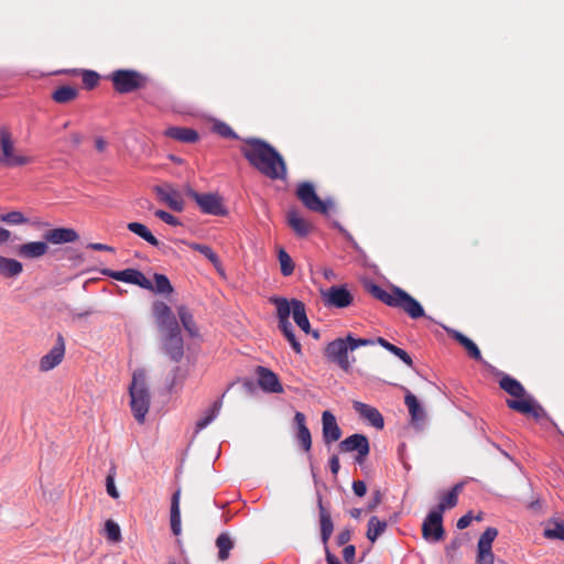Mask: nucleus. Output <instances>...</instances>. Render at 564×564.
<instances>
[{"instance_id": "9", "label": "nucleus", "mask_w": 564, "mask_h": 564, "mask_svg": "<svg viewBox=\"0 0 564 564\" xmlns=\"http://www.w3.org/2000/svg\"><path fill=\"white\" fill-rule=\"evenodd\" d=\"M296 196L303 205L312 212L327 215L332 207V202L322 200L316 194L313 184L308 182L301 183L297 186Z\"/></svg>"}, {"instance_id": "38", "label": "nucleus", "mask_w": 564, "mask_h": 564, "mask_svg": "<svg viewBox=\"0 0 564 564\" xmlns=\"http://www.w3.org/2000/svg\"><path fill=\"white\" fill-rule=\"evenodd\" d=\"M445 530L442 525V533L438 535L437 525L434 522L429 521V514L422 523V535L426 541L437 542L444 538Z\"/></svg>"}, {"instance_id": "28", "label": "nucleus", "mask_w": 564, "mask_h": 564, "mask_svg": "<svg viewBox=\"0 0 564 564\" xmlns=\"http://www.w3.org/2000/svg\"><path fill=\"white\" fill-rule=\"evenodd\" d=\"M180 498H181V490L177 489L172 495V498H171V511H170L171 530H172L174 535H180L181 531H182Z\"/></svg>"}, {"instance_id": "60", "label": "nucleus", "mask_w": 564, "mask_h": 564, "mask_svg": "<svg viewBox=\"0 0 564 564\" xmlns=\"http://www.w3.org/2000/svg\"><path fill=\"white\" fill-rule=\"evenodd\" d=\"M12 240V232L3 227H0V246L8 243Z\"/></svg>"}, {"instance_id": "40", "label": "nucleus", "mask_w": 564, "mask_h": 564, "mask_svg": "<svg viewBox=\"0 0 564 564\" xmlns=\"http://www.w3.org/2000/svg\"><path fill=\"white\" fill-rule=\"evenodd\" d=\"M151 291L161 294H170L173 292V286L166 275L154 273V284Z\"/></svg>"}, {"instance_id": "41", "label": "nucleus", "mask_w": 564, "mask_h": 564, "mask_svg": "<svg viewBox=\"0 0 564 564\" xmlns=\"http://www.w3.org/2000/svg\"><path fill=\"white\" fill-rule=\"evenodd\" d=\"M0 221L11 226H19L30 223V220L23 215V213L19 210H12L7 214L0 215Z\"/></svg>"}, {"instance_id": "64", "label": "nucleus", "mask_w": 564, "mask_h": 564, "mask_svg": "<svg viewBox=\"0 0 564 564\" xmlns=\"http://www.w3.org/2000/svg\"><path fill=\"white\" fill-rule=\"evenodd\" d=\"M462 545L460 541L458 539H454L449 542V544L446 546V551H456Z\"/></svg>"}, {"instance_id": "24", "label": "nucleus", "mask_w": 564, "mask_h": 564, "mask_svg": "<svg viewBox=\"0 0 564 564\" xmlns=\"http://www.w3.org/2000/svg\"><path fill=\"white\" fill-rule=\"evenodd\" d=\"M234 386L230 383L227 390L221 394L219 399H217L204 413V415L196 422V433L207 427L219 414V411L223 406V399L226 392Z\"/></svg>"}, {"instance_id": "22", "label": "nucleus", "mask_w": 564, "mask_h": 564, "mask_svg": "<svg viewBox=\"0 0 564 564\" xmlns=\"http://www.w3.org/2000/svg\"><path fill=\"white\" fill-rule=\"evenodd\" d=\"M317 497V507L319 510V527H321V539L324 545L328 544V540L334 531V523L330 517V513L326 510L323 505L322 494L319 491L316 492Z\"/></svg>"}, {"instance_id": "45", "label": "nucleus", "mask_w": 564, "mask_h": 564, "mask_svg": "<svg viewBox=\"0 0 564 564\" xmlns=\"http://www.w3.org/2000/svg\"><path fill=\"white\" fill-rule=\"evenodd\" d=\"M213 131L226 139H239V135L234 131V129L224 121H216L213 124Z\"/></svg>"}, {"instance_id": "58", "label": "nucleus", "mask_w": 564, "mask_h": 564, "mask_svg": "<svg viewBox=\"0 0 564 564\" xmlns=\"http://www.w3.org/2000/svg\"><path fill=\"white\" fill-rule=\"evenodd\" d=\"M351 539V531L349 529H344L341 532L337 535V544L338 545H345L349 540Z\"/></svg>"}, {"instance_id": "59", "label": "nucleus", "mask_w": 564, "mask_h": 564, "mask_svg": "<svg viewBox=\"0 0 564 564\" xmlns=\"http://www.w3.org/2000/svg\"><path fill=\"white\" fill-rule=\"evenodd\" d=\"M324 547H325V558H326L327 564H341L339 558L329 551L328 544L324 545Z\"/></svg>"}, {"instance_id": "4", "label": "nucleus", "mask_w": 564, "mask_h": 564, "mask_svg": "<svg viewBox=\"0 0 564 564\" xmlns=\"http://www.w3.org/2000/svg\"><path fill=\"white\" fill-rule=\"evenodd\" d=\"M128 390L133 417L138 423L143 424L151 404V393L144 369L138 368L133 371Z\"/></svg>"}, {"instance_id": "11", "label": "nucleus", "mask_w": 564, "mask_h": 564, "mask_svg": "<svg viewBox=\"0 0 564 564\" xmlns=\"http://www.w3.org/2000/svg\"><path fill=\"white\" fill-rule=\"evenodd\" d=\"M186 194L196 202L200 210L205 214L224 216L227 213L223 205L221 197L217 194H199L191 187L186 188Z\"/></svg>"}, {"instance_id": "61", "label": "nucleus", "mask_w": 564, "mask_h": 564, "mask_svg": "<svg viewBox=\"0 0 564 564\" xmlns=\"http://www.w3.org/2000/svg\"><path fill=\"white\" fill-rule=\"evenodd\" d=\"M95 148L98 152L102 153L107 150L108 142L104 138L98 137L95 139Z\"/></svg>"}, {"instance_id": "12", "label": "nucleus", "mask_w": 564, "mask_h": 564, "mask_svg": "<svg viewBox=\"0 0 564 564\" xmlns=\"http://www.w3.org/2000/svg\"><path fill=\"white\" fill-rule=\"evenodd\" d=\"M463 484H456L441 500V502L429 512V521L437 525L438 535L442 533L443 513L446 509L454 508L458 502V494Z\"/></svg>"}, {"instance_id": "14", "label": "nucleus", "mask_w": 564, "mask_h": 564, "mask_svg": "<svg viewBox=\"0 0 564 564\" xmlns=\"http://www.w3.org/2000/svg\"><path fill=\"white\" fill-rule=\"evenodd\" d=\"M158 199L164 203L169 208L176 213H181L185 208V203L180 191L170 184L156 185L153 187Z\"/></svg>"}, {"instance_id": "52", "label": "nucleus", "mask_w": 564, "mask_h": 564, "mask_svg": "<svg viewBox=\"0 0 564 564\" xmlns=\"http://www.w3.org/2000/svg\"><path fill=\"white\" fill-rule=\"evenodd\" d=\"M106 490L111 498L117 499L119 497V492L115 485V471L109 473L106 478Z\"/></svg>"}, {"instance_id": "29", "label": "nucleus", "mask_w": 564, "mask_h": 564, "mask_svg": "<svg viewBox=\"0 0 564 564\" xmlns=\"http://www.w3.org/2000/svg\"><path fill=\"white\" fill-rule=\"evenodd\" d=\"M388 527V522L386 520H380L378 517L372 516L368 521V529L366 536L371 542L375 543L378 538L383 534Z\"/></svg>"}, {"instance_id": "42", "label": "nucleus", "mask_w": 564, "mask_h": 564, "mask_svg": "<svg viewBox=\"0 0 564 564\" xmlns=\"http://www.w3.org/2000/svg\"><path fill=\"white\" fill-rule=\"evenodd\" d=\"M177 313H178L180 319H181L184 328L191 335H195L197 329H196V325H195L193 315L189 313V311L185 306H180L177 308Z\"/></svg>"}, {"instance_id": "48", "label": "nucleus", "mask_w": 564, "mask_h": 564, "mask_svg": "<svg viewBox=\"0 0 564 564\" xmlns=\"http://www.w3.org/2000/svg\"><path fill=\"white\" fill-rule=\"evenodd\" d=\"M99 75L94 70H84L83 72V84L87 89L95 88L99 83Z\"/></svg>"}, {"instance_id": "55", "label": "nucleus", "mask_w": 564, "mask_h": 564, "mask_svg": "<svg viewBox=\"0 0 564 564\" xmlns=\"http://www.w3.org/2000/svg\"><path fill=\"white\" fill-rule=\"evenodd\" d=\"M328 466H329V470L330 473L336 476L340 469V463H339V457L338 455L334 454L329 457V460H328Z\"/></svg>"}, {"instance_id": "20", "label": "nucleus", "mask_w": 564, "mask_h": 564, "mask_svg": "<svg viewBox=\"0 0 564 564\" xmlns=\"http://www.w3.org/2000/svg\"><path fill=\"white\" fill-rule=\"evenodd\" d=\"M323 299L326 305L338 308L347 307L352 302L351 293L345 286H330L323 292Z\"/></svg>"}, {"instance_id": "7", "label": "nucleus", "mask_w": 564, "mask_h": 564, "mask_svg": "<svg viewBox=\"0 0 564 564\" xmlns=\"http://www.w3.org/2000/svg\"><path fill=\"white\" fill-rule=\"evenodd\" d=\"M294 300L289 301L285 297H271L270 302L276 307V316L279 318V328L290 341L292 348L296 351H301V344L295 338L293 326L289 321L290 315L294 316Z\"/></svg>"}, {"instance_id": "63", "label": "nucleus", "mask_w": 564, "mask_h": 564, "mask_svg": "<svg viewBox=\"0 0 564 564\" xmlns=\"http://www.w3.org/2000/svg\"><path fill=\"white\" fill-rule=\"evenodd\" d=\"M242 387L246 391L248 392H253L254 391V382L252 379H245L243 382H242Z\"/></svg>"}, {"instance_id": "47", "label": "nucleus", "mask_w": 564, "mask_h": 564, "mask_svg": "<svg viewBox=\"0 0 564 564\" xmlns=\"http://www.w3.org/2000/svg\"><path fill=\"white\" fill-rule=\"evenodd\" d=\"M64 355H44L40 361V370L48 371L58 366L63 360Z\"/></svg>"}, {"instance_id": "3", "label": "nucleus", "mask_w": 564, "mask_h": 564, "mask_svg": "<svg viewBox=\"0 0 564 564\" xmlns=\"http://www.w3.org/2000/svg\"><path fill=\"white\" fill-rule=\"evenodd\" d=\"M366 288L375 299L381 301L388 306L402 310L413 319L424 316L422 305L400 288L394 286L391 291H386L375 283H370Z\"/></svg>"}, {"instance_id": "18", "label": "nucleus", "mask_w": 564, "mask_h": 564, "mask_svg": "<svg viewBox=\"0 0 564 564\" xmlns=\"http://www.w3.org/2000/svg\"><path fill=\"white\" fill-rule=\"evenodd\" d=\"M256 373L258 376V386L261 388L263 392L267 393H282L283 386L278 377L269 368L263 366H258L256 368Z\"/></svg>"}, {"instance_id": "36", "label": "nucleus", "mask_w": 564, "mask_h": 564, "mask_svg": "<svg viewBox=\"0 0 564 564\" xmlns=\"http://www.w3.org/2000/svg\"><path fill=\"white\" fill-rule=\"evenodd\" d=\"M78 89L73 86H61L52 94V99L57 104H68L76 99Z\"/></svg>"}, {"instance_id": "37", "label": "nucleus", "mask_w": 564, "mask_h": 564, "mask_svg": "<svg viewBox=\"0 0 564 564\" xmlns=\"http://www.w3.org/2000/svg\"><path fill=\"white\" fill-rule=\"evenodd\" d=\"M444 328L449 337L456 340L467 352H480L477 345L470 338L456 329L449 327Z\"/></svg>"}, {"instance_id": "50", "label": "nucleus", "mask_w": 564, "mask_h": 564, "mask_svg": "<svg viewBox=\"0 0 564 564\" xmlns=\"http://www.w3.org/2000/svg\"><path fill=\"white\" fill-rule=\"evenodd\" d=\"M154 215L161 219L162 221H164L165 224L167 225H171V226H178L181 225L180 220L173 216L172 214L165 212V210H162V209H158Z\"/></svg>"}, {"instance_id": "51", "label": "nucleus", "mask_w": 564, "mask_h": 564, "mask_svg": "<svg viewBox=\"0 0 564 564\" xmlns=\"http://www.w3.org/2000/svg\"><path fill=\"white\" fill-rule=\"evenodd\" d=\"M381 502H382V494H381L380 489H376L371 494V498H370V500L367 503L366 510L369 511V512H372V511H375L378 508V506Z\"/></svg>"}, {"instance_id": "21", "label": "nucleus", "mask_w": 564, "mask_h": 564, "mask_svg": "<svg viewBox=\"0 0 564 564\" xmlns=\"http://www.w3.org/2000/svg\"><path fill=\"white\" fill-rule=\"evenodd\" d=\"M43 239L46 240L47 245H63L75 242L79 239L78 232L73 228L57 227L52 228L43 234Z\"/></svg>"}, {"instance_id": "2", "label": "nucleus", "mask_w": 564, "mask_h": 564, "mask_svg": "<svg viewBox=\"0 0 564 564\" xmlns=\"http://www.w3.org/2000/svg\"><path fill=\"white\" fill-rule=\"evenodd\" d=\"M500 388L514 399H507L506 404L509 409L521 414H528L535 420L547 419L558 433H562L557 424L551 420L543 406L527 392L520 381L509 375H503L499 380Z\"/></svg>"}, {"instance_id": "26", "label": "nucleus", "mask_w": 564, "mask_h": 564, "mask_svg": "<svg viewBox=\"0 0 564 564\" xmlns=\"http://www.w3.org/2000/svg\"><path fill=\"white\" fill-rule=\"evenodd\" d=\"M288 225L300 237L307 236L312 230V225L295 209L288 212Z\"/></svg>"}, {"instance_id": "43", "label": "nucleus", "mask_w": 564, "mask_h": 564, "mask_svg": "<svg viewBox=\"0 0 564 564\" xmlns=\"http://www.w3.org/2000/svg\"><path fill=\"white\" fill-rule=\"evenodd\" d=\"M278 258H279V262H280L281 273L284 276L291 275L294 271V262H293L292 258L289 256V253L283 248H281L279 250Z\"/></svg>"}, {"instance_id": "10", "label": "nucleus", "mask_w": 564, "mask_h": 564, "mask_svg": "<svg viewBox=\"0 0 564 564\" xmlns=\"http://www.w3.org/2000/svg\"><path fill=\"white\" fill-rule=\"evenodd\" d=\"M339 452L341 453H352L356 452L357 455L355 457V463L358 465H362L366 457L370 453V444L369 440L366 435L360 433H355L345 440H343L338 444Z\"/></svg>"}, {"instance_id": "33", "label": "nucleus", "mask_w": 564, "mask_h": 564, "mask_svg": "<svg viewBox=\"0 0 564 564\" xmlns=\"http://www.w3.org/2000/svg\"><path fill=\"white\" fill-rule=\"evenodd\" d=\"M127 228L131 232L135 234L137 236H139L140 238L145 240L151 246H153V247L160 246V241L153 236V234L149 230V228L145 225H143L141 223L132 221L127 225Z\"/></svg>"}, {"instance_id": "25", "label": "nucleus", "mask_w": 564, "mask_h": 564, "mask_svg": "<svg viewBox=\"0 0 564 564\" xmlns=\"http://www.w3.org/2000/svg\"><path fill=\"white\" fill-rule=\"evenodd\" d=\"M164 134L183 143H195L199 139L196 130L186 127H170L165 130Z\"/></svg>"}, {"instance_id": "32", "label": "nucleus", "mask_w": 564, "mask_h": 564, "mask_svg": "<svg viewBox=\"0 0 564 564\" xmlns=\"http://www.w3.org/2000/svg\"><path fill=\"white\" fill-rule=\"evenodd\" d=\"M404 402L408 406L412 422H419L424 420L425 412L414 394L408 392L405 394Z\"/></svg>"}, {"instance_id": "56", "label": "nucleus", "mask_w": 564, "mask_h": 564, "mask_svg": "<svg viewBox=\"0 0 564 564\" xmlns=\"http://www.w3.org/2000/svg\"><path fill=\"white\" fill-rule=\"evenodd\" d=\"M473 519L471 512L469 511L458 519L456 525L459 530L466 529L470 525Z\"/></svg>"}, {"instance_id": "8", "label": "nucleus", "mask_w": 564, "mask_h": 564, "mask_svg": "<svg viewBox=\"0 0 564 564\" xmlns=\"http://www.w3.org/2000/svg\"><path fill=\"white\" fill-rule=\"evenodd\" d=\"M113 88L119 94H129L145 87L147 76L134 69H117L109 76Z\"/></svg>"}, {"instance_id": "54", "label": "nucleus", "mask_w": 564, "mask_h": 564, "mask_svg": "<svg viewBox=\"0 0 564 564\" xmlns=\"http://www.w3.org/2000/svg\"><path fill=\"white\" fill-rule=\"evenodd\" d=\"M351 487L354 494L359 498L364 497L367 494V485L364 480H354Z\"/></svg>"}, {"instance_id": "6", "label": "nucleus", "mask_w": 564, "mask_h": 564, "mask_svg": "<svg viewBox=\"0 0 564 564\" xmlns=\"http://www.w3.org/2000/svg\"><path fill=\"white\" fill-rule=\"evenodd\" d=\"M0 164L7 167H18L32 163L30 155L15 151L14 141L9 128L0 127Z\"/></svg>"}, {"instance_id": "5", "label": "nucleus", "mask_w": 564, "mask_h": 564, "mask_svg": "<svg viewBox=\"0 0 564 564\" xmlns=\"http://www.w3.org/2000/svg\"><path fill=\"white\" fill-rule=\"evenodd\" d=\"M380 346L390 352H406L404 349L390 344L382 337H370V338H356L352 335H347L345 338H336L330 341L325 352H351L359 348L375 349Z\"/></svg>"}, {"instance_id": "27", "label": "nucleus", "mask_w": 564, "mask_h": 564, "mask_svg": "<svg viewBox=\"0 0 564 564\" xmlns=\"http://www.w3.org/2000/svg\"><path fill=\"white\" fill-rule=\"evenodd\" d=\"M23 272V264L13 258L0 254V276L4 279H14Z\"/></svg>"}, {"instance_id": "44", "label": "nucleus", "mask_w": 564, "mask_h": 564, "mask_svg": "<svg viewBox=\"0 0 564 564\" xmlns=\"http://www.w3.org/2000/svg\"><path fill=\"white\" fill-rule=\"evenodd\" d=\"M498 536V530L494 527H488L480 535L477 549H492V542Z\"/></svg>"}, {"instance_id": "53", "label": "nucleus", "mask_w": 564, "mask_h": 564, "mask_svg": "<svg viewBox=\"0 0 564 564\" xmlns=\"http://www.w3.org/2000/svg\"><path fill=\"white\" fill-rule=\"evenodd\" d=\"M356 547L352 544L346 545L343 550V557L347 564H355Z\"/></svg>"}, {"instance_id": "39", "label": "nucleus", "mask_w": 564, "mask_h": 564, "mask_svg": "<svg viewBox=\"0 0 564 564\" xmlns=\"http://www.w3.org/2000/svg\"><path fill=\"white\" fill-rule=\"evenodd\" d=\"M193 250L195 251H198L199 253H202L204 257H206L212 263L213 265L215 267V269L223 273V265H221V262L217 256V253L207 245H202V243H192L189 246Z\"/></svg>"}, {"instance_id": "34", "label": "nucleus", "mask_w": 564, "mask_h": 564, "mask_svg": "<svg viewBox=\"0 0 564 564\" xmlns=\"http://www.w3.org/2000/svg\"><path fill=\"white\" fill-rule=\"evenodd\" d=\"M356 361L354 355H325V362L329 366L334 365L344 370L350 372L352 364Z\"/></svg>"}, {"instance_id": "15", "label": "nucleus", "mask_w": 564, "mask_h": 564, "mask_svg": "<svg viewBox=\"0 0 564 564\" xmlns=\"http://www.w3.org/2000/svg\"><path fill=\"white\" fill-rule=\"evenodd\" d=\"M292 430L294 432V440L299 447L310 453L312 449V434L306 425V416L304 413L296 411L292 421Z\"/></svg>"}, {"instance_id": "49", "label": "nucleus", "mask_w": 564, "mask_h": 564, "mask_svg": "<svg viewBox=\"0 0 564 564\" xmlns=\"http://www.w3.org/2000/svg\"><path fill=\"white\" fill-rule=\"evenodd\" d=\"M495 554L492 549H477V564H494Z\"/></svg>"}, {"instance_id": "31", "label": "nucleus", "mask_w": 564, "mask_h": 564, "mask_svg": "<svg viewBox=\"0 0 564 564\" xmlns=\"http://www.w3.org/2000/svg\"><path fill=\"white\" fill-rule=\"evenodd\" d=\"M544 538L549 540L564 541V522L561 519L552 518L547 521V525L544 529Z\"/></svg>"}, {"instance_id": "62", "label": "nucleus", "mask_w": 564, "mask_h": 564, "mask_svg": "<svg viewBox=\"0 0 564 564\" xmlns=\"http://www.w3.org/2000/svg\"><path fill=\"white\" fill-rule=\"evenodd\" d=\"M65 351V344H64V339L62 337V335H58L57 336V343L56 345L52 348V350L50 352H64Z\"/></svg>"}, {"instance_id": "35", "label": "nucleus", "mask_w": 564, "mask_h": 564, "mask_svg": "<svg viewBox=\"0 0 564 564\" xmlns=\"http://www.w3.org/2000/svg\"><path fill=\"white\" fill-rule=\"evenodd\" d=\"M294 322L306 334L311 333V325L306 316L305 305L300 300H294Z\"/></svg>"}, {"instance_id": "1", "label": "nucleus", "mask_w": 564, "mask_h": 564, "mask_svg": "<svg viewBox=\"0 0 564 564\" xmlns=\"http://www.w3.org/2000/svg\"><path fill=\"white\" fill-rule=\"evenodd\" d=\"M240 153L248 163L270 180H284L288 174L286 163L279 151L260 138L242 139Z\"/></svg>"}, {"instance_id": "17", "label": "nucleus", "mask_w": 564, "mask_h": 564, "mask_svg": "<svg viewBox=\"0 0 564 564\" xmlns=\"http://www.w3.org/2000/svg\"><path fill=\"white\" fill-rule=\"evenodd\" d=\"M50 251V246L46 240L28 241L17 247L15 253L19 258L24 260H36L46 256Z\"/></svg>"}, {"instance_id": "23", "label": "nucleus", "mask_w": 564, "mask_h": 564, "mask_svg": "<svg viewBox=\"0 0 564 564\" xmlns=\"http://www.w3.org/2000/svg\"><path fill=\"white\" fill-rule=\"evenodd\" d=\"M352 408L359 415L366 419L373 427L381 430L384 426L382 414L373 406L360 401H355Z\"/></svg>"}, {"instance_id": "57", "label": "nucleus", "mask_w": 564, "mask_h": 564, "mask_svg": "<svg viewBox=\"0 0 564 564\" xmlns=\"http://www.w3.org/2000/svg\"><path fill=\"white\" fill-rule=\"evenodd\" d=\"M87 248L96 251H108V252H115V249L111 246L100 243V242H90L87 245Z\"/></svg>"}, {"instance_id": "16", "label": "nucleus", "mask_w": 564, "mask_h": 564, "mask_svg": "<svg viewBox=\"0 0 564 564\" xmlns=\"http://www.w3.org/2000/svg\"><path fill=\"white\" fill-rule=\"evenodd\" d=\"M153 316L161 329L170 333L178 330L177 321L171 307L164 302L156 301L153 303Z\"/></svg>"}, {"instance_id": "13", "label": "nucleus", "mask_w": 564, "mask_h": 564, "mask_svg": "<svg viewBox=\"0 0 564 564\" xmlns=\"http://www.w3.org/2000/svg\"><path fill=\"white\" fill-rule=\"evenodd\" d=\"M102 273L117 281L131 283L144 290H153V283L148 278H145V275L141 271L137 269H124L121 271L106 269L102 271Z\"/></svg>"}, {"instance_id": "46", "label": "nucleus", "mask_w": 564, "mask_h": 564, "mask_svg": "<svg viewBox=\"0 0 564 564\" xmlns=\"http://www.w3.org/2000/svg\"><path fill=\"white\" fill-rule=\"evenodd\" d=\"M105 533L109 541L119 542L121 541V530L117 522L113 520H107L105 523Z\"/></svg>"}, {"instance_id": "30", "label": "nucleus", "mask_w": 564, "mask_h": 564, "mask_svg": "<svg viewBox=\"0 0 564 564\" xmlns=\"http://www.w3.org/2000/svg\"><path fill=\"white\" fill-rule=\"evenodd\" d=\"M216 546L218 549V560L226 561L230 555V551L234 549L235 543L228 532L220 533L216 539Z\"/></svg>"}, {"instance_id": "19", "label": "nucleus", "mask_w": 564, "mask_h": 564, "mask_svg": "<svg viewBox=\"0 0 564 564\" xmlns=\"http://www.w3.org/2000/svg\"><path fill=\"white\" fill-rule=\"evenodd\" d=\"M341 430L337 423L336 416L328 410L322 413V437L326 446L339 441Z\"/></svg>"}]
</instances>
